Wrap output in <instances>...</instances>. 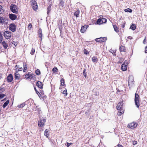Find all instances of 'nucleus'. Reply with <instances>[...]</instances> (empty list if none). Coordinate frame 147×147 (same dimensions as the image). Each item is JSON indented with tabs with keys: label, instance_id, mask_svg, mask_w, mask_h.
I'll return each instance as SVG.
<instances>
[{
	"label": "nucleus",
	"instance_id": "59",
	"mask_svg": "<svg viewBox=\"0 0 147 147\" xmlns=\"http://www.w3.org/2000/svg\"><path fill=\"white\" fill-rule=\"evenodd\" d=\"M111 53H112L113 55H114V53H115L116 51H110Z\"/></svg>",
	"mask_w": 147,
	"mask_h": 147
},
{
	"label": "nucleus",
	"instance_id": "50",
	"mask_svg": "<svg viewBox=\"0 0 147 147\" xmlns=\"http://www.w3.org/2000/svg\"><path fill=\"white\" fill-rule=\"evenodd\" d=\"M59 29L60 30V32L61 33V32L62 31V29L63 28L61 25H59Z\"/></svg>",
	"mask_w": 147,
	"mask_h": 147
},
{
	"label": "nucleus",
	"instance_id": "31",
	"mask_svg": "<svg viewBox=\"0 0 147 147\" xmlns=\"http://www.w3.org/2000/svg\"><path fill=\"white\" fill-rule=\"evenodd\" d=\"M61 84L62 86H64L65 85L64 80L63 79H62L61 80Z\"/></svg>",
	"mask_w": 147,
	"mask_h": 147
},
{
	"label": "nucleus",
	"instance_id": "39",
	"mask_svg": "<svg viewBox=\"0 0 147 147\" xmlns=\"http://www.w3.org/2000/svg\"><path fill=\"white\" fill-rule=\"evenodd\" d=\"M64 3V1L63 0L60 1V6H61L62 7H63V6Z\"/></svg>",
	"mask_w": 147,
	"mask_h": 147
},
{
	"label": "nucleus",
	"instance_id": "17",
	"mask_svg": "<svg viewBox=\"0 0 147 147\" xmlns=\"http://www.w3.org/2000/svg\"><path fill=\"white\" fill-rule=\"evenodd\" d=\"M1 42V44L3 46L4 48L5 49H7L8 47V45L4 41Z\"/></svg>",
	"mask_w": 147,
	"mask_h": 147
},
{
	"label": "nucleus",
	"instance_id": "9",
	"mask_svg": "<svg viewBox=\"0 0 147 147\" xmlns=\"http://www.w3.org/2000/svg\"><path fill=\"white\" fill-rule=\"evenodd\" d=\"M107 40L106 37H100L98 38H97L95 39V40L98 42H103Z\"/></svg>",
	"mask_w": 147,
	"mask_h": 147
},
{
	"label": "nucleus",
	"instance_id": "13",
	"mask_svg": "<svg viewBox=\"0 0 147 147\" xmlns=\"http://www.w3.org/2000/svg\"><path fill=\"white\" fill-rule=\"evenodd\" d=\"M88 26V25H86L82 27L80 30L81 32L82 33H84L86 30Z\"/></svg>",
	"mask_w": 147,
	"mask_h": 147
},
{
	"label": "nucleus",
	"instance_id": "18",
	"mask_svg": "<svg viewBox=\"0 0 147 147\" xmlns=\"http://www.w3.org/2000/svg\"><path fill=\"white\" fill-rule=\"evenodd\" d=\"M20 77V75L17 72L15 74V78L16 79L18 80Z\"/></svg>",
	"mask_w": 147,
	"mask_h": 147
},
{
	"label": "nucleus",
	"instance_id": "15",
	"mask_svg": "<svg viewBox=\"0 0 147 147\" xmlns=\"http://www.w3.org/2000/svg\"><path fill=\"white\" fill-rule=\"evenodd\" d=\"M38 34L39 37L40 38L41 40H42V29L40 28H39L38 31Z\"/></svg>",
	"mask_w": 147,
	"mask_h": 147
},
{
	"label": "nucleus",
	"instance_id": "51",
	"mask_svg": "<svg viewBox=\"0 0 147 147\" xmlns=\"http://www.w3.org/2000/svg\"><path fill=\"white\" fill-rule=\"evenodd\" d=\"M32 26L31 24H29L28 25V28L30 30L32 28Z\"/></svg>",
	"mask_w": 147,
	"mask_h": 147
},
{
	"label": "nucleus",
	"instance_id": "61",
	"mask_svg": "<svg viewBox=\"0 0 147 147\" xmlns=\"http://www.w3.org/2000/svg\"><path fill=\"white\" fill-rule=\"evenodd\" d=\"M34 89L35 90V91H36H36H37V90L36 89V88L35 87H34Z\"/></svg>",
	"mask_w": 147,
	"mask_h": 147
},
{
	"label": "nucleus",
	"instance_id": "41",
	"mask_svg": "<svg viewBox=\"0 0 147 147\" xmlns=\"http://www.w3.org/2000/svg\"><path fill=\"white\" fill-rule=\"evenodd\" d=\"M35 49L32 48L30 52V54L32 55H33L35 52Z\"/></svg>",
	"mask_w": 147,
	"mask_h": 147
},
{
	"label": "nucleus",
	"instance_id": "64",
	"mask_svg": "<svg viewBox=\"0 0 147 147\" xmlns=\"http://www.w3.org/2000/svg\"><path fill=\"white\" fill-rule=\"evenodd\" d=\"M134 144H137V142H135V143H134Z\"/></svg>",
	"mask_w": 147,
	"mask_h": 147
},
{
	"label": "nucleus",
	"instance_id": "62",
	"mask_svg": "<svg viewBox=\"0 0 147 147\" xmlns=\"http://www.w3.org/2000/svg\"><path fill=\"white\" fill-rule=\"evenodd\" d=\"M2 78L1 74H0V79Z\"/></svg>",
	"mask_w": 147,
	"mask_h": 147
},
{
	"label": "nucleus",
	"instance_id": "48",
	"mask_svg": "<svg viewBox=\"0 0 147 147\" xmlns=\"http://www.w3.org/2000/svg\"><path fill=\"white\" fill-rule=\"evenodd\" d=\"M31 76V75L30 76L28 74H26L25 75V78H30Z\"/></svg>",
	"mask_w": 147,
	"mask_h": 147
},
{
	"label": "nucleus",
	"instance_id": "3",
	"mask_svg": "<svg viewBox=\"0 0 147 147\" xmlns=\"http://www.w3.org/2000/svg\"><path fill=\"white\" fill-rule=\"evenodd\" d=\"M139 95L136 94H135V103L137 107L138 108L140 105L139 99Z\"/></svg>",
	"mask_w": 147,
	"mask_h": 147
},
{
	"label": "nucleus",
	"instance_id": "7",
	"mask_svg": "<svg viewBox=\"0 0 147 147\" xmlns=\"http://www.w3.org/2000/svg\"><path fill=\"white\" fill-rule=\"evenodd\" d=\"M9 29L12 32H14L16 30V27L14 24L12 23L10 24L9 28Z\"/></svg>",
	"mask_w": 147,
	"mask_h": 147
},
{
	"label": "nucleus",
	"instance_id": "47",
	"mask_svg": "<svg viewBox=\"0 0 147 147\" xmlns=\"http://www.w3.org/2000/svg\"><path fill=\"white\" fill-rule=\"evenodd\" d=\"M3 11L2 9V7L0 5V14H1L3 13Z\"/></svg>",
	"mask_w": 147,
	"mask_h": 147
},
{
	"label": "nucleus",
	"instance_id": "60",
	"mask_svg": "<svg viewBox=\"0 0 147 147\" xmlns=\"http://www.w3.org/2000/svg\"><path fill=\"white\" fill-rule=\"evenodd\" d=\"M99 17L100 18H102L103 17V16L102 15H100L99 16Z\"/></svg>",
	"mask_w": 147,
	"mask_h": 147
},
{
	"label": "nucleus",
	"instance_id": "35",
	"mask_svg": "<svg viewBox=\"0 0 147 147\" xmlns=\"http://www.w3.org/2000/svg\"><path fill=\"white\" fill-rule=\"evenodd\" d=\"M119 49L120 51H124L125 47L123 46H121L119 48Z\"/></svg>",
	"mask_w": 147,
	"mask_h": 147
},
{
	"label": "nucleus",
	"instance_id": "27",
	"mask_svg": "<svg viewBox=\"0 0 147 147\" xmlns=\"http://www.w3.org/2000/svg\"><path fill=\"white\" fill-rule=\"evenodd\" d=\"M136 25L134 24H132L130 27V28L133 30H135L136 29Z\"/></svg>",
	"mask_w": 147,
	"mask_h": 147
},
{
	"label": "nucleus",
	"instance_id": "34",
	"mask_svg": "<svg viewBox=\"0 0 147 147\" xmlns=\"http://www.w3.org/2000/svg\"><path fill=\"white\" fill-rule=\"evenodd\" d=\"M58 71V69L57 67H54L52 69V71L53 73H56Z\"/></svg>",
	"mask_w": 147,
	"mask_h": 147
},
{
	"label": "nucleus",
	"instance_id": "42",
	"mask_svg": "<svg viewBox=\"0 0 147 147\" xmlns=\"http://www.w3.org/2000/svg\"><path fill=\"white\" fill-rule=\"evenodd\" d=\"M86 69H84L83 72V74L85 78H86Z\"/></svg>",
	"mask_w": 147,
	"mask_h": 147
},
{
	"label": "nucleus",
	"instance_id": "6",
	"mask_svg": "<svg viewBox=\"0 0 147 147\" xmlns=\"http://www.w3.org/2000/svg\"><path fill=\"white\" fill-rule=\"evenodd\" d=\"M134 82L133 77L132 76H129L128 78V80L129 86H131L134 84Z\"/></svg>",
	"mask_w": 147,
	"mask_h": 147
},
{
	"label": "nucleus",
	"instance_id": "30",
	"mask_svg": "<svg viewBox=\"0 0 147 147\" xmlns=\"http://www.w3.org/2000/svg\"><path fill=\"white\" fill-rule=\"evenodd\" d=\"M5 22L4 20L2 17H0V24H3Z\"/></svg>",
	"mask_w": 147,
	"mask_h": 147
},
{
	"label": "nucleus",
	"instance_id": "5",
	"mask_svg": "<svg viewBox=\"0 0 147 147\" xmlns=\"http://www.w3.org/2000/svg\"><path fill=\"white\" fill-rule=\"evenodd\" d=\"M127 61L125 60L121 65V69L123 71L126 70L127 68Z\"/></svg>",
	"mask_w": 147,
	"mask_h": 147
},
{
	"label": "nucleus",
	"instance_id": "38",
	"mask_svg": "<svg viewBox=\"0 0 147 147\" xmlns=\"http://www.w3.org/2000/svg\"><path fill=\"white\" fill-rule=\"evenodd\" d=\"M113 26L115 31L116 32H118L119 30L117 26L115 25H113Z\"/></svg>",
	"mask_w": 147,
	"mask_h": 147
},
{
	"label": "nucleus",
	"instance_id": "32",
	"mask_svg": "<svg viewBox=\"0 0 147 147\" xmlns=\"http://www.w3.org/2000/svg\"><path fill=\"white\" fill-rule=\"evenodd\" d=\"M97 24H102V20L100 18L98 19L97 21Z\"/></svg>",
	"mask_w": 147,
	"mask_h": 147
},
{
	"label": "nucleus",
	"instance_id": "26",
	"mask_svg": "<svg viewBox=\"0 0 147 147\" xmlns=\"http://www.w3.org/2000/svg\"><path fill=\"white\" fill-rule=\"evenodd\" d=\"M31 5L34 10H36L37 9L38 6L37 4H35V5Z\"/></svg>",
	"mask_w": 147,
	"mask_h": 147
},
{
	"label": "nucleus",
	"instance_id": "21",
	"mask_svg": "<svg viewBox=\"0 0 147 147\" xmlns=\"http://www.w3.org/2000/svg\"><path fill=\"white\" fill-rule=\"evenodd\" d=\"M79 13L80 10L79 9H78L74 13V15L76 16V18H77L79 16Z\"/></svg>",
	"mask_w": 147,
	"mask_h": 147
},
{
	"label": "nucleus",
	"instance_id": "45",
	"mask_svg": "<svg viewBox=\"0 0 147 147\" xmlns=\"http://www.w3.org/2000/svg\"><path fill=\"white\" fill-rule=\"evenodd\" d=\"M37 111L38 112V113L40 115L42 113V111H41L40 109V108L39 109V108H38V109H37Z\"/></svg>",
	"mask_w": 147,
	"mask_h": 147
},
{
	"label": "nucleus",
	"instance_id": "29",
	"mask_svg": "<svg viewBox=\"0 0 147 147\" xmlns=\"http://www.w3.org/2000/svg\"><path fill=\"white\" fill-rule=\"evenodd\" d=\"M124 11L125 12L131 13L132 12V10L129 8L125 9H124Z\"/></svg>",
	"mask_w": 147,
	"mask_h": 147
},
{
	"label": "nucleus",
	"instance_id": "20",
	"mask_svg": "<svg viewBox=\"0 0 147 147\" xmlns=\"http://www.w3.org/2000/svg\"><path fill=\"white\" fill-rule=\"evenodd\" d=\"M36 92L40 98H42L44 96V94H42L41 92H40V93L38 91H37Z\"/></svg>",
	"mask_w": 147,
	"mask_h": 147
},
{
	"label": "nucleus",
	"instance_id": "10",
	"mask_svg": "<svg viewBox=\"0 0 147 147\" xmlns=\"http://www.w3.org/2000/svg\"><path fill=\"white\" fill-rule=\"evenodd\" d=\"M137 125V123L135 122H133L128 124L127 127L129 128H134L136 127Z\"/></svg>",
	"mask_w": 147,
	"mask_h": 147
},
{
	"label": "nucleus",
	"instance_id": "55",
	"mask_svg": "<svg viewBox=\"0 0 147 147\" xmlns=\"http://www.w3.org/2000/svg\"><path fill=\"white\" fill-rule=\"evenodd\" d=\"M146 38L145 37V39H144V40L143 41V43L144 44H146Z\"/></svg>",
	"mask_w": 147,
	"mask_h": 147
},
{
	"label": "nucleus",
	"instance_id": "25",
	"mask_svg": "<svg viewBox=\"0 0 147 147\" xmlns=\"http://www.w3.org/2000/svg\"><path fill=\"white\" fill-rule=\"evenodd\" d=\"M98 60V59L96 57L94 56L92 58V61L93 62H97Z\"/></svg>",
	"mask_w": 147,
	"mask_h": 147
},
{
	"label": "nucleus",
	"instance_id": "14",
	"mask_svg": "<svg viewBox=\"0 0 147 147\" xmlns=\"http://www.w3.org/2000/svg\"><path fill=\"white\" fill-rule=\"evenodd\" d=\"M36 85L40 89H42L43 88V84L40 81H38L36 82Z\"/></svg>",
	"mask_w": 147,
	"mask_h": 147
},
{
	"label": "nucleus",
	"instance_id": "49",
	"mask_svg": "<svg viewBox=\"0 0 147 147\" xmlns=\"http://www.w3.org/2000/svg\"><path fill=\"white\" fill-rule=\"evenodd\" d=\"M84 53L86 55H87L89 53L88 52V51L87 50H86V49H84Z\"/></svg>",
	"mask_w": 147,
	"mask_h": 147
},
{
	"label": "nucleus",
	"instance_id": "53",
	"mask_svg": "<svg viewBox=\"0 0 147 147\" xmlns=\"http://www.w3.org/2000/svg\"><path fill=\"white\" fill-rule=\"evenodd\" d=\"M72 143H69L67 142V147H69Z\"/></svg>",
	"mask_w": 147,
	"mask_h": 147
},
{
	"label": "nucleus",
	"instance_id": "36",
	"mask_svg": "<svg viewBox=\"0 0 147 147\" xmlns=\"http://www.w3.org/2000/svg\"><path fill=\"white\" fill-rule=\"evenodd\" d=\"M37 4L36 2L35 1V0H31V5H35Z\"/></svg>",
	"mask_w": 147,
	"mask_h": 147
},
{
	"label": "nucleus",
	"instance_id": "58",
	"mask_svg": "<svg viewBox=\"0 0 147 147\" xmlns=\"http://www.w3.org/2000/svg\"><path fill=\"white\" fill-rule=\"evenodd\" d=\"M124 27H125L124 24H122L121 25V27L122 28H124Z\"/></svg>",
	"mask_w": 147,
	"mask_h": 147
},
{
	"label": "nucleus",
	"instance_id": "40",
	"mask_svg": "<svg viewBox=\"0 0 147 147\" xmlns=\"http://www.w3.org/2000/svg\"><path fill=\"white\" fill-rule=\"evenodd\" d=\"M102 20V24L103 23H106L107 22V19L105 18H102L101 19Z\"/></svg>",
	"mask_w": 147,
	"mask_h": 147
},
{
	"label": "nucleus",
	"instance_id": "52",
	"mask_svg": "<svg viewBox=\"0 0 147 147\" xmlns=\"http://www.w3.org/2000/svg\"><path fill=\"white\" fill-rule=\"evenodd\" d=\"M5 90V89L3 88H2L0 90V93L3 92Z\"/></svg>",
	"mask_w": 147,
	"mask_h": 147
},
{
	"label": "nucleus",
	"instance_id": "12",
	"mask_svg": "<svg viewBox=\"0 0 147 147\" xmlns=\"http://www.w3.org/2000/svg\"><path fill=\"white\" fill-rule=\"evenodd\" d=\"M7 81L8 82H11L12 81L13 79V76L12 74H9L7 77Z\"/></svg>",
	"mask_w": 147,
	"mask_h": 147
},
{
	"label": "nucleus",
	"instance_id": "24",
	"mask_svg": "<svg viewBox=\"0 0 147 147\" xmlns=\"http://www.w3.org/2000/svg\"><path fill=\"white\" fill-rule=\"evenodd\" d=\"M9 100H7L3 104V108H5L9 104Z\"/></svg>",
	"mask_w": 147,
	"mask_h": 147
},
{
	"label": "nucleus",
	"instance_id": "43",
	"mask_svg": "<svg viewBox=\"0 0 147 147\" xmlns=\"http://www.w3.org/2000/svg\"><path fill=\"white\" fill-rule=\"evenodd\" d=\"M3 36L1 32H0V42H1L2 41Z\"/></svg>",
	"mask_w": 147,
	"mask_h": 147
},
{
	"label": "nucleus",
	"instance_id": "23",
	"mask_svg": "<svg viewBox=\"0 0 147 147\" xmlns=\"http://www.w3.org/2000/svg\"><path fill=\"white\" fill-rule=\"evenodd\" d=\"M52 5H50L47 8V14L49 15V13L51 12V11Z\"/></svg>",
	"mask_w": 147,
	"mask_h": 147
},
{
	"label": "nucleus",
	"instance_id": "4",
	"mask_svg": "<svg viewBox=\"0 0 147 147\" xmlns=\"http://www.w3.org/2000/svg\"><path fill=\"white\" fill-rule=\"evenodd\" d=\"M11 32L8 31H6L3 32V35L6 39L10 38L11 36Z\"/></svg>",
	"mask_w": 147,
	"mask_h": 147
},
{
	"label": "nucleus",
	"instance_id": "46",
	"mask_svg": "<svg viewBox=\"0 0 147 147\" xmlns=\"http://www.w3.org/2000/svg\"><path fill=\"white\" fill-rule=\"evenodd\" d=\"M67 90H65L64 91H63V94H65V96H67Z\"/></svg>",
	"mask_w": 147,
	"mask_h": 147
},
{
	"label": "nucleus",
	"instance_id": "22",
	"mask_svg": "<svg viewBox=\"0 0 147 147\" xmlns=\"http://www.w3.org/2000/svg\"><path fill=\"white\" fill-rule=\"evenodd\" d=\"M49 130L46 129L44 132V135L46 136L47 138H48L49 135L48 134Z\"/></svg>",
	"mask_w": 147,
	"mask_h": 147
},
{
	"label": "nucleus",
	"instance_id": "44",
	"mask_svg": "<svg viewBox=\"0 0 147 147\" xmlns=\"http://www.w3.org/2000/svg\"><path fill=\"white\" fill-rule=\"evenodd\" d=\"M5 96V94H0V99L3 98Z\"/></svg>",
	"mask_w": 147,
	"mask_h": 147
},
{
	"label": "nucleus",
	"instance_id": "54",
	"mask_svg": "<svg viewBox=\"0 0 147 147\" xmlns=\"http://www.w3.org/2000/svg\"><path fill=\"white\" fill-rule=\"evenodd\" d=\"M12 44L14 45L15 46H16L17 45V42H15L14 41H13L12 42Z\"/></svg>",
	"mask_w": 147,
	"mask_h": 147
},
{
	"label": "nucleus",
	"instance_id": "19",
	"mask_svg": "<svg viewBox=\"0 0 147 147\" xmlns=\"http://www.w3.org/2000/svg\"><path fill=\"white\" fill-rule=\"evenodd\" d=\"M117 113V115L119 116L123 113H124V109H121Z\"/></svg>",
	"mask_w": 147,
	"mask_h": 147
},
{
	"label": "nucleus",
	"instance_id": "2",
	"mask_svg": "<svg viewBox=\"0 0 147 147\" xmlns=\"http://www.w3.org/2000/svg\"><path fill=\"white\" fill-rule=\"evenodd\" d=\"M10 9L11 11L14 13H17L18 11L17 6L15 4H12L10 5Z\"/></svg>",
	"mask_w": 147,
	"mask_h": 147
},
{
	"label": "nucleus",
	"instance_id": "28",
	"mask_svg": "<svg viewBox=\"0 0 147 147\" xmlns=\"http://www.w3.org/2000/svg\"><path fill=\"white\" fill-rule=\"evenodd\" d=\"M27 69V64L26 63H24V70L23 71L24 72H26Z\"/></svg>",
	"mask_w": 147,
	"mask_h": 147
},
{
	"label": "nucleus",
	"instance_id": "1",
	"mask_svg": "<svg viewBox=\"0 0 147 147\" xmlns=\"http://www.w3.org/2000/svg\"><path fill=\"white\" fill-rule=\"evenodd\" d=\"M46 121V117H42L38 122V125L40 127H43L45 125V123Z\"/></svg>",
	"mask_w": 147,
	"mask_h": 147
},
{
	"label": "nucleus",
	"instance_id": "37",
	"mask_svg": "<svg viewBox=\"0 0 147 147\" xmlns=\"http://www.w3.org/2000/svg\"><path fill=\"white\" fill-rule=\"evenodd\" d=\"M35 73L37 75H39L40 73V70L38 69H37L36 70Z\"/></svg>",
	"mask_w": 147,
	"mask_h": 147
},
{
	"label": "nucleus",
	"instance_id": "63",
	"mask_svg": "<svg viewBox=\"0 0 147 147\" xmlns=\"http://www.w3.org/2000/svg\"><path fill=\"white\" fill-rule=\"evenodd\" d=\"M6 99V98H4V99H3V100H5Z\"/></svg>",
	"mask_w": 147,
	"mask_h": 147
},
{
	"label": "nucleus",
	"instance_id": "56",
	"mask_svg": "<svg viewBox=\"0 0 147 147\" xmlns=\"http://www.w3.org/2000/svg\"><path fill=\"white\" fill-rule=\"evenodd\" d=\"M127 38L128 39L131 40L132 39V38L131 36H129L127 37Z\"/></svg>",
	"mask_w": 147,
	"mask_h": 147
},
{
	"label": "nucleus",
	"instance_id": "16",
	"mask_svg": "<svg viewBox=\"0 0 147 147\" xmlns=\"http://www.w3.org/2000/svg\"><path fill=\"white\" fill-rule=\"evenodd\" d=\"M15 68L16 69V71H22L23 69L22 68V67H20V66L17 65H16L15 66Z\"/></svg>",
	"mask_w": 147,
	"mask_h": 147
},
{
	"label": "nucleus",
	"instance_id": "11",
	"mask_svg": "<svg viewBox=\"0 0 147 147\" xmlns=\"http://www.w3.org/2000/svg\"><path fill=\"white\" fill-rule=\"evenodd\" d=\"M9 18L12 20H15L17 18L16 16L13 14H9Z\"/></svg>",
	"mask_w": 147,
	"mask_h": 147
},
{
	"label": "nucleus",
	"instance_id": "8",
	"mask_svg": "<svg viewBox=\"0 0 147 147\" xmlns=\"http://www.w3.org/2000/svg\"><path fill=\"white\" fill-rule=\"evenodd\" d=\"M116 107L118 110L124 109L123 102H119L117 105Z\"/></svg>",
	"mask_w": 147,
	"mask_h": 147
},
{
	"label": "nucleus",
	"instance_id": "33",
	"mask_svg": "<svg viewBox=\"0 0 147 147\" xmlns=\"http://www.w3.org/2000/svg\"><path fill=\"white\" fill-rule=\"evenodd\" d=\"M25 105V104L24 103H23L22 104L18 105V107L19 108H23Z\"/></svg>",
	"mask_w": 147,
	"mask_h": 147
},
{
	"label": "nucleus",
	"instance_id": "57",
	"mask_svg": "<svg viewBox=\"0 0 147 147\" xmlns=\"http://www.w3.org/2000/svg\"><path fill=\"white\" fill-rule=\"evenodd\" d=\"M118 147H123L122 145L120 144H118L117 145Z\"/></svg>",
	"mask_w": 147,
	"mask_h": 147
}]
</instances>
